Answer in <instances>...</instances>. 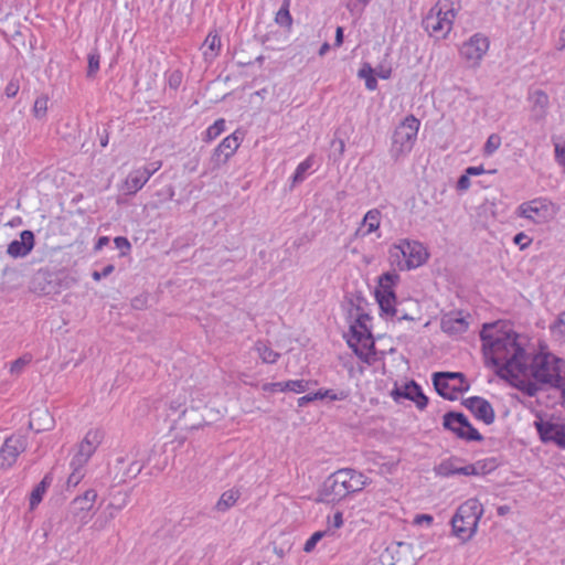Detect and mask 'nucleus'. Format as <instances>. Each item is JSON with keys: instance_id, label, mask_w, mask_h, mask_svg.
<instances>
[{"instance_id": "2", "label": "nucleus", "mask_w": 565, "mask_h": 565, "mask_svg": "<svg viewBox=\"0 0 565 565\" xmlns=\"http://www.w3.org/2000/svg\"><path fill=\"white\" fill-rule=\"evenodd\" d=\"M562 360L552 353H527L522 374L514 375L513 384L527 396H535L542 386L559 382Z\"/></svg>"}, {"instance_id": "11", "label": "nucleus", "mask_w": 565, "mask_h": 565, "mask_svg": "<svg viewBox=\"0 0 565 565\" xmlns=\"http://www.w3.org/2000/svg\"><path fill=\"white\" fill-rule=\"evenodd\" d=\"M489 47V38L478 32L461 44L459 54L469 67L477 68L480 66L481 61L487 54Z\"/></svg>"}, {"instance_id": "9", "label": "nucleus", "mask_w": 565, "mask_h": 565, "mask_svg": "<svg viewBox=\"0 0 565 565\" xmlns=\"http://www.w3.org/2000/svg\"><path fill=\"white\" fill-rule=\"evenodd\" d=\"M399 276L394 271H387L379 277V286L375 290V299L380 306L381 315L393 318L396 316V295L393 287Z\"/></svg>"}, {"instance_id": "46", "label": "nucleus", "mask_w": 565, "mask_h": 565, "mask_svg": "<svg viewBox=\"0 0 565 565\" xmlns=\"http://www.w3.org/2000/svg\"><path fill=\"white\" fill-rule=\"evenodd\" d=\"M348 396L349 393L345 391L334 392L332 390H326L321 391V396H319V398H330L331 401H344L345 398H348Z\"/></svg>"}, {"instance_id": "23", "label": "nucleus", "mask_w": 565, "mask_h": 565, "mask_svg": "<svg viewBox=\"0 0 565 565\" xmlns=\"http://www.w3.org/2000/svg\"><path fill=\"white\" fill-rule=\"evenodd\" d=\"M532 102V111L536 120L543 119L546 116L548 107V96L541 89L533 92L530 96Z\"/></svg>"}, {"instance_id": "45", "label": "nucleus", "mask_w": 565, "mask_h": 565, "mask_svg": "<svg viewBox=\"0 0 565 565\" xmlns=\"http://www.w3.org/2000/svg\"><path fill=\"white\" fill-rule=\"evenodd\" d=\"M32 356L25 354L11 363L10 373L11 374H20L24 367L31 362Z\"/></svg>"}, {"instance_id": "44", "label": "nucleus", "mask_w": 565, "mask_h": 565, "mask_svg": "<svg viewBox=\"0 0 565 565\" xmlns=\"http://www.w3.org/2000/svg\"><path fill=\"white\" fill-rule=\"evenodd\" d=\"M501 146V137L497 134H492L488 137L486 145L483 147V153L486 156H491Z\"/></svg>"}, {"instance_id": "61", "label": "nucleus", "mask_w": 565, "mask_h": 565, "mask_svg": "<svg viewBox=\"0 0 565 565\" xmlns=\"http://www.w3.org/2000/svg\"><path fill=\"white\" fill-rule=\"evenodd\" d=\"M470 186V179L469 175L462 174L457 182V188L459 190H467Z\"/></svg>"}, {"instance_id": "10", "label": "nucleus", "mask_w": 565, "mask_h": 565, "mask_svg": "<svg viewBox=\"0 0 565 565\" xmlns=\"http://www.w3.org/2000/svg\"><path fill=\"white\" fill-rule=\"evenodd\" d=\"M445 429L454 433L458 438L466 441H481L482 435L470 424L465 414L448 412L443 417Z\"/></svg>"}, {"instance_id": "64", "label": "nucleus", "mask_w": 565, "mask_h": 565, "mask_svg": "<svg viewBox=\"0 0 565 565\" xmlns=\"http://www.w3.org/2000/svg\"><path fill=\"white\" fill-rule=\"evenodd\" d=\"M343 43V28L338 26L335 30L334 45L341 46Z\"/></svg>"}, {"instance_id": "16", "label": "nucleus", "mask_w": 565, "mask_h": 565, "mask_svg": "<svg viewBox=\"0 0 565 565\" xmlns=\"http://www.w3.org/2000/svg\"><path fill=\"white\" fill-rule=\"evenodd\" d=\"M103 438L104 433L100 429L88 430L73 457L75 458V463H77V466H86L97 447L100 445Z\"/></svg>"}, {"instance_id": "15", "label": "nucleus", "mask_w": 565, "mask_h": 565, "mask_svg": "<svg viewBox=\"0 0 565 565\" xmlns=\"http://www.w3.org/2000/svg\"><path fill=\"white\" fill-rule=\"evenodd\" d=\"M96 499V490L88 489L83 495H78L72 500L70 504V513L81 525H84L89 521V512L94 508Z\"/></svg>"}, {"instance_id": "59", "label": "nucleus", "mask_w": 565, "mask_h": 565, "mask_svg": "<svg viewBox=\"0 0 565 565\" xmlns=\"http://www.w3.org/2000/svg\"><path fill=\"white\" fill-rule=\"evenodd\" d=\"M147 306V299L146 297H142V296H139V297H135L132 300H131V307L134 309H137V310H142L145 309Z\"/></svg>"}, {"instance_id": "30", "label": "nucleus", "mask_w": 565, "mask_h": 565, "mask_svg": "<svg viewBox=\"0 0 565 565\" xmlns=\"http://www.w3.org/2000/svg\"><path fill=\"white\" fill-rule=\"evenodd\" d=\"M552 337L565 345V311H562L556 317L555 321L550 327Z\"/></svg>"}, {"instance_id": "48", "label": "nucleus", "mask_w": 565, "mask_h": 565, "mask_svg": "<svg viewBox=\"0 0 565 565\" xmlns=\"http://www.w3.org/2000/svg\"><path fill=\"white\" fill-rule=\"evenodd\" d=\"M480 462L477 463H470L463 467H459V470H457V475H463V476H477L480 473L481 470Z\"/></svg>"}, {"instance_id": "35", "label": "nucleus", "mask_w": 565, "mask_h": 565, "mask_svg": "<svg viewBox=\"0 0 565 565\" xmlns=\"http://www.w3.org/2000/svg\"><path fill=\"white\" fill-rule=\"evenodd\" d=\"M358 75L360 78L365 79V87L369 90H375L377 88V79L374 76V71L370 64H364Z\"/></svg>"}, {"instance_id": "53", "label": "nucleus", "mask_w": 565, "mask_h": 565, "mask_svg": "<svg viewBox=\"0 0 565 565\" xmlns=\"http://www.w3.org/2000/svg\"><path fill=\"white\" fill-rule=\"evenodd\" d=\"M115 270V266L113 264H109L105 266L100 271L95 270L92 274V278L96 281L100 280L104 277L109 276Z\"/></svg>"}, {"instance_id": "18", "label": "nucleus", "mask_w": 565, "mask_h": 565, "mask_svg": "<svg viewBox=\"0 0 565 565\" xmlns=\"http://www.w3.org/2000/svg\"><path fill=\"white\" fill-rule=\"evenodd\" d=\"M239 138L235 132L225 137L214 149V152L211 157L213 168H220L222 164L226 163L227 160L235 153L239 147Z\"/></svg>"}, {"instance_id": "12", "label": "nucleus", "mask_w": 565, "mask_h": 565, "mask_svg": "<svg viewBox=\"0 0 565 565\" xmlns=\"http://www.w3.org/2000/svg\"><path fill=\"white\" fill-rule=\"evenodd\" d=\"M518 214L535 224H542L554 217L556 209L550 200L537 198L519 205Z\"/></svg>"}, {"instance_id": "31", "label": "nucleus", "mask_w": 565, "mask_h": 565, "mask_svg": "<svg viewBox=\"0 0 565 565\" xmlns=\"http://www.w3.org/2000/svg\"><path fill=\"white\" fill-rule=\"evenodd\" d=\"M381 212L377 209L370 210L364 215L362 225L366 226V231L362 235H369L380 227Z\"/></svg>"}, {"instance_id": "60", "label": "nucleus", "mask_w": 565, "mask_h": 565, "mask_svg": "<svg viewBox=\"0 0 565 565\" xmlns=\"http://www.w3.org/2000/svg\"><path fill=\"white\" fill-rule=\"evenodd\" d=\"M434 521V518L430 515V514H417L414 519V523L415 524H423V523H426L428 525H430Z\"/></svg>"}, {"instance_id": "27", "label": "nucleus", "mask_w": 565, "mask_h": 565, "mask_svg": "<svg viewBox=\"0 0 565 565\" xmlns=\"http://www.w3.org/2000/svg\"><path fill=\"white\" fill-rule=\"evenodd\" d=\"M111 500L107 505V510H109V518L114 519L116 513L121 511L129 502V492L126 491H116L110 494Z\"/></svg>"}, {"instance_id": "8", "label": "nucleus", "mask_w": 565, "mask_h": 565, "mask_svg": "<svg viewBox=\"0 0 565 565\" xmlns=\"http://www.w3.org/2000/svg\"><path fill=\"white\" fill-rule=\"evenodd\" d=\"M433 384L436 392L449 401L457 399L460 393L469 390V384L460 372H436L433 374Z\"/></svg>"}, {"instance_id": "33", "label": "nucleus", "mask_w": 565, "mask_h": 565, "mask_svg": "<svg viewBox=\"0 0 565 565\" xmlns=\"http://www.w3.org/2000/svg\"><path fill=\"white\" fill-rule=\"evenodd\" d=\"M351 335L348 339V345L354 351L360 342L364 341L365 337L372 335V332L369 328H364V330L358 329V326H351L350 328Z\"/></svg>"}, {"instance_id": "29", "label": "nucleus", "mask_w": 565, "mask_h": 565, "mask_svg": "<svg viewBox=\"0 0 565 565\" xmlns=\"http://www.w3.org/2000/svg\"><path fill=\"white\" fill-rule=\"evenodd\" d=\"M255 350L257 351L259 358L264 363L273 364L276 363L279 359L280 354L276 351H274L268 343L265 341L258 340L255 343Z\"/></svg>"}, {"instance_id": "54", "label": "nucleus", "mask_w": 565, "mask_h": 565, "mask_svg": "<svg viewBox=\"0 0 565 565\" xmlns=\"http://www.w3.org/2000/svg\"><path fill=\"white\" fill-rule=\"evenodd\" d=\"M19 89H20L19 82H18V81H15V79H11V81L7 84V86H6V88H4V94H6V96H7V97H9V98H13V97H15V96H17V94H18V92H19Z\"/></svg>"}, {"instance_id": "40", "label": "nucleus", "mask_w": 565, "mask_h": 565, "mask_svg": "<svg viewBox=\"0 0 565 565\" xmlns=\"http://www.w3.org/2000/svg\"><path fill=\"white\" fill-rule=\"evenodd\" d=\"M204 44L207 46L209 51L204 52L205 57H213L216 55V51L221 47V39L217 34L210 33Z\"/></svg>"}, {"instance_id": "51", "label": "nucleus", "mask_w": 565, "mask_h": 565, "mask_svg": "<svg viewBox=\"0 0 565 565\" xmlns=\"http://www.w3.org/2000/svg\"><path fill=\"white\" fill-rule=\"evenodd\" d=\"M114 243H115L116 248L121 250L122 255H125L131 248L129 241L124 236L115 237Z\"/></svg>"}, {"instance_id": "57", "label": "nucleus", "mask_w": 565, "mask_h": 565, "mask_svg": "<svg viewBox=\"0 0 565 565\" xmlns=\"http://www.w3.org/2000/svg\"><path fill=\"white\" fill-rule=\"evenodd\" d=\"M319 396H321V391H318L317 393L307 394L305 396H301L298 398V406L303 407L308 403L313 402L316 399H320Z\"/></svg>"}, {"instance_id": "28", "label": "nucleus", "mask_w": 565, "mask_h": 565, "mask_svg": "<svg viewBox=\"0 0 565 565\" xmlns=\"http://www.w3.org/2000/svg\"><path fill=\"white\" fill-rule=\"evenodd\" d=\"M239 497V491L235 489H231L223 492L215 504V510L218 512H226L227 510L235 505Z\"/></svg>"}, {"instance_id": "63", "label": "nucleus", "mask_w": 565, "mask_h": 565, "mask_svg": "<svg viewBox=\"0 0 565 565\" xmlns=\"http://www.w3.org/2000/svg\"><path fill=\"white\" fill-rule=\"evenodd\" d=\"M483 172H484V170H483L482 166L469 167V168L466 169V174L467 175H479V174H482Z\"/></svg>"}, {"instance_id": "41", "label": "nucleus", "mask_w": 565, "mask_h": 565, "mask_svg": "<svg viewBox=\"0 0 565 565\" xmlns=\"http://www.w3.org/2000/svg\"><path fill=\"white\" fill-rule=\"evenodd\" d=\"M87 77L93 78L99 71L100 55L97 50L92 51L88 56Z\"/></svg>"}, {"instance_id": "3", "label": "nucleus", "mask_w": 565, "mask_h": 565, "mask_svg": "<svg viewBox=\"0 0 565 565\" xmlns=\"http://www.w3.org/2000/svg\"><path fill=\"white\" fill-rule=\"evenodd\" d=\"M369 483V478L352 468L339 469L330 475L319 492L320 501L339 502L351 493L362 491Z\"/></svg>"}, {"instance_id": "42", "label": "nucleus", "mask_w": 565, "mask_h": 565, "mask_svg": "<svg viewBox=\"0 0 565 565\" xmlns=\"http://www.w3.org/2000/svg\"><path fill=\"white\" fill-rule=\"evenodd\" d=\"M225 130V120L217 119L215 122L206 129V140L212 141L217 138Z\"/></svg>"}, {"instance_id": "49", "label": "nucleus", "mask_w": 565, "mask_h": 565, "mask_svg": "<svg viewBox=\"0 0 565 565\" xmlns=\"http://www.w3.org/2000/svg\"><path fill=\"white\" fill-rule=\"evenodd\" d=\"M161 167V161H154L139 169L148 179H150Z\"/></svg>"}, {"instance_id": "1", "label": "nucleus", "mask_w": 565, "mask_h": 565, "mask_svg": "<svg viewBox=\"0 0 565 565\" xmlns=\"http://www.w3.org/2000/svg\"><path fill=\"white\" fill-rule=\"evenodd\" d=\"M484 359L495 366V373L513 382L522 374L529 353L527 339L500 322L484 324L480 332Z\"/></svg>"}, {"instance_id": "20", "label": "nucleus", "mask_w": 565, "mask_h": 565, "mask_svg": "<svg viewBox=\"0 0 565 565\" xmlns=\"http://www.w3.org/2000/svg\"><path fill=\"white\" fill-rule=\"evenodd\" d=\"M34 247V234L29 230L20 233V239L12 241L7 248V254L13 258L28 256Z\"/></svg>"}, {"instance_id": "58", "label": "nucleus", "mask_w": 565, "mask_h": 565, "mask_svg": "<svg viewBox=\"0 0 565 565\" xmlns=\"http://www.w3.org/2000/svg\"><path fill=\"white\" fill-rule=\"evenodd\" d=\"M551 388L555 390L565 403V379L559 375V382L553 384Z\"/></svg>"}, {"instance_id": "25", "label": "nucleus", "mask_w": 565, "mask_h": 565, "mask_svg": "<svg viewBox=\"0 0 565 565\" xmlns=\"http://www.w3.org/2000/svg\"><path fill=\"white\" fill-rule=\"evenodd\" d=\"M149 179L140 171V169L132 170L125 180L124 188L128 194H136Z\"/></svg>"}, {"instance_id": "37", "label": "nucleus", "mask_w": 565, "mask_h": 565, "mask_svg": "<svg viewBox=\"0 0 565 565\" xmlns=\"http://www.w3.org/2000/svg\"><path fill=\"white\" fill-rule=\"evenodd\" d=\"M459 461L458 458L444 460L437 468L436 473L441 477H450L454 475H457V470H459V467L457 466V462Z\"/></svg>"}, {"instance_id": "26", "label": "nucleus", "mask_w": 565, "mask_h": 565, "mask_svg": "<svg viewBox=\"0 0 565 565\" xmlns=\"http://www.w3.org/2000/svg\"><path fill=\"white\" fill-rule=\"evenodd\" d=\"M53 482L52 473H46L42 481L33 489L30 495V509L33 510L42 501L44 493Z\"/></svg>"}, {"instance_id": "24", "label": "nucleus", "mask_w": 565, "mask_h": 565, "mask_svg": "<svg viewBox=\"0 0 565 565\" xmlns=\"http://www.w3.org/2000/svg\"><path fill=\"white\" fill-rule=\"evenodd\" d=\"M361 361L372 364L375 358V344L373 340V335L365 337L364 341L360 342V345L353 351Z\"/></svg>"}, {"instance_id": "62", "label": "nucleus", "mask_w": 565, "mask_h": 565, "mask_svg": "<svg viewBox=\"0 0 565 565\" xmlns=\"http://www.w3.org/2000/svg\"><path fill=\"white\" fill-rule=\"evenodd\" d=\"M367 320H370L369 315L362 313L358 317V319L353 326H358V329L364 330V328H367V326H366Z\"/></svg>"}, {"instance_id": "13", "label": "nucleus", "mask_w": 565, "mask_h": 565, "mask_svg": "<svg viewBox=\"0 0 565 565\" xmlns=\"http://www.w3.org/2000/svg\"><path fill=\"white\" fill-rule=\"evenodd\" d=\"M534 426L543 444H552L559 449H565V423L540 419L534 422Z\"/></svg>"}, {"instance_id": "14", "label": "nucleus", "mask_w": 565, "mask_h": 565, "mask_svg": "<svg viewBox=\"0 0 565 565\" xmlns=\"http://www.w3.org/2000/svg\"><path fill=\"white\" fill-rule=\"evenodd\" d=\"M28 438L22 434H13L6 438L0 447V469L11 468L18 457L25 451Z\"/></svg>"}, {"instance_id": "21", "label": "nucleus", "mask_w": 565, "mask_h": 565, "mask_svg": "<svg viewBox=\"0 0 565 565\" xmlns=\"http://www.w3.org/2000/svg\"><path fill=\"white\" fill-rule=\"evenodd\" d=\"M441 330L448 334H460L467 331L468 321L458 313H448L441 318Z\"/></svg>"}, {"instance_id": "19", "label": "nucleus", "mask_w": 565, "mask_h": 565, "mask_svg": "<svg viewBox=\"0 0 565 565\" xmlns=\"http://www.w3.org/2000/svg\"><path fill=\"white\" fill-rule=\"evenodd\" d=\"M392 396L395 401L399 398L413 401L419 409L426 408L428 404V397L423 393L422 387L415 381H411L403 387H395L392 392Z\"/></svg>"}, {"instance_id": "6", "label": "nucleus", "mask_w": 565, "mask_h": 565, "mask_svg": "<svg viewBox=\"0 0 565 565\" xmlns=\"http://www.w3.org/2000/svg\"><path fill=\"white\" fill-rule=\"evenodd\" d=\"M419 126V120L409 115L395 128L391 148V156L394 161H398L411 152L416 141Z\"/></svg>"}, {"instance_id": "38", "label": "nucleus", "mask_w": 565, "mask_h": 565, "mask_svg": "<svg viewBox=\"0 0 565 565\" xmlns=\"http://www.w3.org/2000/svg\"><path fill=\"white\" fill-rule=\"evenodd\" d=\"M49 97L46 95L39 96L33 105L32 113L38 119H43L47 113Z\"/></svg>"}, {"instance_id": "50", "label": "nucleus", "mask_w": 565, "mask_h": 565, "mask_svg": "<svg viewBox=\"0 0 565 565\" xmlns=\"http://www.w3.org/2000/svg\"><path fill=\"white\" fill-rule=\"evenodd\" d=\"M554 152L556 162L565 170V146L554 142Z\"/></svg>"}, {"instance_id": "47", "label": "nucleus", "mask_w": 565, "mask_h": 565, "mask_svg": "<svg viewBox=\"0 0 565 565\" xmlns=\"http://www.w3.org/2000/svg\"><path fill=\"white\" fill-rule=\"evenodd\" d=\"M324 536V532H315L305 543L303 551L310 553L315 550L317 543Z\"/></svg>"}, {"instance_id": "56", "label": "nucleus", "mask_w": 565, "mask_h": 565, "mask_svg": "<svg viewBox=\"0 0 565 565\" xmlns=\"http://www.w3.org/2000/svg\"><path fill=\"white\" fill-rule=\"evenodd\" d=\"M262 390L264 392H285V385L284 382H275V383H265L262 386Z\"/></svg>"}, {"instance_id": "39", "label": "nucleus", "mask_w": 565, "mask_h": 565, "mask_svg": "<svg viewBox=\"0 0 565 565\" xmlns=\"http://www.w3.org/2000/svg\"><path fill=\"white\" fill-rule=\"evenodd\" d=\"M143 467V463L135 460L127 467L121 477L116 476L115 478L118 479L119 483L125 482L127 478H136L142 471Z\"/></svg>"}, {"instance_id": "34", "label": "nucleus", "mask_w": 565, "mask_h": 565, "mask_svg": "<svg viewBox=\"0 0 565 565\" xmlns=\"http://www.w3.org/2000/svg\"><path fill=\"white\" fill-rule=\"evenodd\" d=\"M70 467L72 472L67 478L66 484L67 488H75L85 476V466H77V463H75V458H72Z\"/></svg>"}, {"instance_id": "32", "label": "nucleus", "mask_w": 565, "mask_h": 565, "mask_svg": "<svg viewBox=\"0 0 565 565\" xmlns=\"http://www.w3.org/2000/svg\"><path fill=\"white\" fill-rule=\"evenodd\" d=\"M313 166V156H309L302 162H300L292 175L291 185L295 186L301 183L306 179V173Z\"/></svg>"}, {"instance_id": "52", "label": "nucleus", "mask_w": 565, "mask_h": 565, "mask_svg": "<svg viewBox=\"0 0 565 565\" xmlns=\"http://www.w3.org/2000/svg\"><path fill=\"white\" fill-rule=\"evenodd\" d=\"M182 83V74L179 71H173L168 77L169 87L172 89L179 88Z\"/></svg>"}, {"instance_id": "36", "label": "nucleus", "mask_w": 565, "mask_h": 565, "mask_svg": "<svg viewBox=\"0 0 565 565\" xmlns=\"http://www.w3.org/2000/svg\"><path fill=\"white\" fill-rule=\"evenodd\" d=\"M289 3H290V0H284V3L281 6V8L278 10V12L276 13V18H275V21L277 24H279L280 26H286L288 29H290V26L292 24V18L289 12Z\"/></svg>"}, {"instance_id": "4", "label": "nucleus", "mask_w": 565, "mask_h": 565, "mask_svg": "<svg viewBox=\"0 0 565 565\" xmlns=\"http://www.w3.org/2000/svg\"><path fill=\"white\" fill-rule=\"evenodd\" d=\"M459 0H438L423 19V26L430 36L445 39L451 31Z\"/></svg>"}, {"instance_id": "22", "label": "nucleus", "mask_w": 565, "mask_h": 565, "mask_svg": "<svg viewBox=\"0 0 565 565\" xmlns=\"http://www.w3.org/2000/svg\"><path fill=\"white\" fill-rule=\"evenodd\" d=\"M30 417L29 427L36 433L49 430L53 426L54 420L47 409L38 408Z\"/></svg>"}, {"instance_id": "7", "label": "nucleus", "mask_w": 565, "mask_h": 565, "mask_svg": "<svg viewBox=\"0 0 565 565\" xmlns=\"http://www.w3.org/2000/svg\"><path fill=\"white\" fill-rule=\"evenodd\" d=\"M391 256L396 259L402 256L404 262L398 260V267L402 270H408L423 265L428 258V253L422 243L404 239L398 245L393 246Z\"/></svg>"}, {"instance_id": "55", "label": "nucleus", "mask_w": 565, "mask_h": 565, "mask_svg": "<svg viewBox=\"0 0 565 565\" xmlns=\"http://www.w3.org/2000/svg\"><path fill=\"white\" fill-rule=\"evenodd\" d=\"M513 242L519 245L521 249H524L532 243V239L524 233H518Z\"/></svg>"}, {"instance_id": "5", "label": "nucleus", "mask_w": 565, "mask_h": 565, "mask_svg": "<svg viewBox=\"0 0 565 565\" xmlns=\"http://www.w3.org/2000/svg\"><path fill=\"white\" fill-rule=\"evenodd\" d=\"M482 515L483 507L478 499L465 501L451 519L452 533L462 542L469 541L476 534Z\"/></svg>"}, {"instance_id": "43", "label": "nucleus", "mask_w": 565, "mask_h": 565, "mask_svg": "<svg viewBox=\"0 0 565 565\" xmlns=\"http://www.w3.org/2000/svg\"><path fill=\"white\" fill-rule=\"evenodd\" d=\"M285 385V392L290 391L295 393H303L309 387V382L305 380H290L284 382Z\"/></svg>"}, {"instance_id": "17", "label": "nucleus", "mask_w": 565, "mask_h": 565, "mask_svg": "<svg viewBox=\"0 0 565 565\" xmlns=\"http://www.w3.org/2000/svg\"><path fill=\"white\" fill-rule=\"evenodd\" d=\"M462 404L473 414L477 419L483 422L486 425H491L494 422V409L486 398L480 396H471L466 398Z\"/></svg>"}]
</instances>
